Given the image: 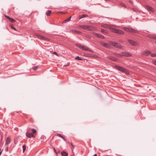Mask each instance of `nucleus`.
Returning <instances> with one entry per match:
<instances>
[{
	"label": "nucleus",
	"instance_id": "nucleus-1",
	"mask_svg": "<svg viewBox=\"0 0 156 156\" xmlns=\"http://www.w3.org/2000/svg\"><path fill=\"white\" fill-rule=\"evenodd\" d=\"M115 67L117 70H119L124 73H125L126 74H129L128 72L127 71V70L126 69L122 67L115 65Z\"/></svg>",
	"mask_w": 156,
	"mask_h": 156
},
{
	"label": "nucleus",
	"instance_id": "nucleus-2",
	"mask_svg": "<svg viewBox=\"0 0 156 156\" xmlns=\"http://www.w3.org/2000/svg\"><path fill=\"white\" fill-rule=\"evenodd\" d=\"M119 57H121L122 56H125L126 57H131L132 55L129 53L126 52H122L119 54H115Z\"/></svg>",
	"mask_w": 156,
	"mask_h": 156
},
{
	"label": "nucleus",
	"instance_id": "nucleus-3",
	"mask_svg": "<svg viewBox=\"0 0 156 156\" xmlns=\"http://www.w3.org/2000/svg\"><path fill=\"white\" fill-rule=\"evenodd\" d=\"M123 29L126 31L132 33H137L138 32L137 30L132 28L124 27Z\"/></svg>",
	"mask_w": 156,
	"mask_h": 156
},
{
	"label": "nucleus",
	"instance_id": "nucleus-4",
	"mask_svg": "<svg viewBox=\"0 0 156 156\" xmlns=\"http://www.w3.org/2000/svg\"><path fill=\"white\" fill-rule=\"evenodd\" d=\"M80 27L81 28L87 30H93L94 29V27H93L84 25H80Z\"/></svg>",
	"mask_w": 156,
	"mask_h": 156
},
{
	"label": "nucleus",
	"instance_id": "nucleus-5",
	"mask_svg": "<svg viewBox=\"0 0 156 156\" xmlns=\"http://www.w3.org/2000/svg\"><path fill=\"white\" fill-rule=\"evenodd\" d=\"M76 46L79 47L82 50L86 51H89V48L86 46L82 45L79 43L76 44Z\"/></svg>",
	"mask_w": 156,
	"mask_h": 156
},
{
	"label": "nucleus",
	"instance_id": "nucleus-6",
	"mask_svg": "<svg viewBox=\"0 0 156 156\" xmlns=\"http://www.w3.org/2000/svg\"><path fill=\"white\" fill-rule=\"evenodd\" d=\"M111 31L114 33H116L119 34H123V32L121 30H117L114 28H111Z\"/></svg>",
	"mask_w": 156,
	"mask_h": 156
},
{
	"label": "nucleus",
	"instance_id": "nucleus-7",
	"mask_svg": "<svg viewBox=\"0 0 156 156\" xmlns=\"http://www.w3.org/2000/svg\"><path fill=\"white\" fill-rule=\"evenodd\" d=\"M31 129L30 128H28L27 129V131L26 133V136L29 138H31L32 137H34V136L33 134L31 133H30L29 132L30 131V129Z\"/></svg>",
	"mask_w": 156,
	"mask_h": 156
},
{
	"label": "nucleus",
	"instance_id": "nucleus-8",
	"mask_svg": "<svg viewBox=\"0 0 156 156\" xmlns=\"http://www.w3.org/2000/svg\"><path fill=\"white\" fill-rule=\"evenodd\" d=\"M111 43L113 46L116 48H122V46L119 43L114 41H111Z\"/></svg>",
	"mask_w": 156,
	"mask_h": 156
},
{
	"label": "nucleus",
	"instance_id": "nucleus-9",
	"mask_svg": "<svg viewBox=\"0 0 156 156\" xmlns=\"http://www.w3.org/2000/svg\"><path fill=\"white\" fill-rule=\"evenodd\" d=\"M141 54L147 56L151 54V52L147 50H145L142 51Z\"/></svg>",
	"mask_w": 156,
	"mask_h": 156
},
{
	"label": "nucleus",
	"instance_id": "nucleus-10",
	"mask_svg": "<svg viewBox=\"0 0 156 156\" xmlns=\"http://www.w3.org/2000/svg\"><path fill=\"white\" fill-rule=\"evenodd\" d=\"M37 37L39 38L42 40L46 41H50V39L49 38H48L46 37H44L43 36L41 35H37Z\"/></svg>",
	"mask_w": 156,
	"mask_h": 156
},
{
	"label": "nucleus",
	"instance_id": "nucleus-11",
	"mask_svg": "<svg viewBox=\"0 0 156 156\" xmlns=\"http://www.w3.org/2000/svg\"><path fill=\"white\" fill-rule=\"evenodd\" d=\"M129 42L132 45L134 46H137L138 45V43L131 40L129 39L128 40Z\"/></svg>",
	"mask_w": 156,
	"mask_h": 156
},
{
	"label": "nucleus",
	"instance_id": "nucleus-12",
	"mask_svg": "<svg viewBox=\"0 0 156 156\" xmlns=\"http://www.w3.org/2000/svg\"><path fill=\"white\" fill-rule=\"evenodd\" d=\"M100 44L102 46L105 47L110 48V47L108 44L105 43L103 42H101L100 43Z\"/></svg>",
	"mask_w": 156,
	"mask_h": 156
},
{
	"label": "nucleus",
	"instance_id": "nucleus-13",
	"mask_svg": "<svg viewBox=\"0 0 156 156\" xmlns=\"http://www.w3.org/2000/svg\"><path fill=\"white\" fill-rule=\"evenodd\" d=\"M11 141L10 137L9 136L8 137L6 140L5 145H6L9 144L10 143Z\"/></svg>",
	"mask_w": 156,
	"mask_h": 156
},
{
	"label": "nucleus",
	"instance_id": "nucleus-14",
	"mask_svg": "<svg viewBox=\"0 0 156 156\" xmlns=\"http://www.w3.org/2000/svg\"><path fill=\"white\" fill-rule=\"evenodd\" d=\"M145 8L148 10H149L152 12L154 11L153 8L148 5H146Z\"/></svg>",
	"mask_w": 156,
	"mask_h": 156
},
{
	"label": "nucleus",
	"instance_id": "nucleus-15",
	"mask_svg": "<svg viewBox=\"0 0 156 156\" xmlns=\"http://www.w3.org/2000/svg\"><path fill=\"white\" fill-rule=\"evenodd\" d=\"M94 34L95 36H97L98 37L102 39L105 38V37L101 34H98L96 33H94Z\"/></svg>",
	"mask_w": 156,
	"mask_h": 156
},
{
	"label": "nucleus",
	"instance_id": "nucleus-16",
	"mask_svg": "<svg viewBox=\"0 0 156 156\" xmlns=\"http://www.w3.org/2000/svg\"><path fill=\"white\" fill-rule=\"evenodd\" d=\"M108 58L109 59L114 61H116L117 60V59L114 57L110 56L108 57Z\"/></svg>",
	"mask_w": 156,
	"mask_h": 156
},
{
	"label": "nucleus",
	"instance_id": "nucleus-17",
	"mask_svg": "<svg viewBox=\"0 0 156 156\" xmlns=\"http://www.w3.org/2000/svg\"><path fill=\"white\" fill-rule=\"evenodd\" d=\"M61 154L63 156H68V154L65 151H63L61 153Z\"/></svg>",
	"mask_w": 156,
	"mask_h": 156
},
{
	"label": "nucleus",
	"instance_id": "nucleus-18",
	"mask_svg": "<svg viewBox=\"0 0 156 156\" xmlns=\"http://www.w3.org/2000/svg\"><path fill=\"white\" fill-rule=\"evenodd\" d=\"M51 12V11L50 10H48L46 12V14L47 16H49L50 15Z\"/></svg>",
	"mask_w": 156,
	"mask_h": 156
},
{
	"label": "nucleus",
	"instance_id": "nucleus-19",
	"mask_svg": "<svg viewBox=\"0 0 156 156\" xmlns=\"http://www.w3.org/2000/svg\"><path fill=\"white\" fill-rule=\"evenodd\" d=\"M102 27L105 28H109V26L107 24H104L102 25Z\"/></svg>",
	"mask_w": 156,
	"mask_h": 156
},
{
	"label": "nucleus",
	"instance_id": "nucleus-20",
	"mask_svg": "<svg viewBox=\"0 0 156 156\" xmlns=\"http://www.w3.org/2000/svg\"><path fill=\"white\" fill-rule=\"evenodd\" d=\"M71 18V16L69 17L68 18L63 21L62 23H66V22H69Z\"/></svg>",
	"mask_w": 156,
	"mask_h": 156
},
{
	"label": "nucleus",
	"instance_id": "nucleus-21",
	"mask_svg": "<svg viewBox=\"0 0 156 156\" xmlns=\"http://www.w3.org/2000/svg\"><path fill=\"white\" fill-rule=\"evenodd\" d=\"M57 136H59L61 138H62L64 140V141H66V139H65V137L63 136H62L61 134H58L57 135Z\"/></svg>",
	"mask_w": 156,
	"mask_h": 156
},
{
	"label": "nucleus",
	"instance_id": "nucleus-22",
	"mask_svg": "<svg viewBox=\"0 0 156 156\" xmlns=\"http://www.w3.org/2000/svg\"><path fill=\"white\" fill-rule=\"evenodd\" d=\"M88 16L87 15L83 14L81 16H80L79 19H82V18H84V17H88Z\"/></svg>",
	"mask_w": 156,
	"mask_h": 156
},
{
	"label": "nucleus",
	"instance_id": "nucleus-23",
	"mask_svg": "<svg viewBox=\"0 0 156 156\" xmlns=\"http://www.w3.org/2000/svg\"><path fill=\"white\" fill-rule=\"evenodd\" d=\"M73 32L75 34H80L81 32L80 31H77L76 30H73Z\"/></svg>",
	"mask_w": 156,
	"mask_h": 156
},
{
	"label": "nucleus",
	"instance_id": "nucleus-24",
	"mask_svg": "<svg viewBox=\"0 0 156 156\" xmlns=\"http://www.w3.org/2000/svg\"><path fill=\"white\" fill-rule=\"evenodd\" d=\"M120 5H121L124 7L126 8V6L123 2H120Z\"/></svg>",
	"mask_w": 156,
	"mask_h": 156
},
{
	"label": "nucleus",
	"instance_id": "nucleus-25",
	"mask_svg": "<svg viewBox=\"0 0 156 156\" xmlns=\"http://www.w3.org/2000/svg\"><path fill=\"white\" fill-rule=\"evenodd\" d=\"M76 59L79 60H83V59H82L79 56H77L75 58Z\"/></svg>",
	"mask_w": 156,
	"mask_h": 156
},
{
	"label": "nucleus",
	"instance_id": "nucleus-26",
	"mask_svg": "<svg viewBox=\"0 0 156 156\" xmlns=\"http://www.w3.org/2000/svg\"><path fill=\"white\" fill-rule=\"evenodd\" d=\"M32 132V133H37V131L36 130L34 129H31Z\"/></svg>",
	"mask_w": 156,
	"mask_h": 156
},
{
	"label": "nucleus",
	"instance_id": "nucleus-27",
	"mask_svg": "<svg viewBox=\"0 0 156 156\" xmlns=\"http://www.w3.org/2000/svg\"><path fill=\"white\" fill-rule=\"evenodd\" d=\"M22 147L23 148V153H24L25 152V151L26 149V146L25 145H23V146Z\"/></svg>",
	"mask_w": 156,
	"mask_h": 156
},
{
	"label": "nucleus",
	"instance_id": "nucleus-28",
	"mask_svg": "<svg viewBox=\"0 0 156 156\" xmlns=\"http://www.w3.org/2000/svg\"><path fill=\"white\" fill-rule=\"evenodd\" d=\"M151 56L152 57H156V54L154 53L151 54Z\"/></svg>",
	"mask_w": 156,
	"mask_h": 156
},
{
	"label": "nucleus",
	"instance_id": "nucleus-29",
	"mask_svg": "<svg viewBox=\"0 0 156 156\" xmlns=\"http://www.w3.org/2000/svg\"><path fill=\"white\" fill-rule=\"evenodd\" d=\"M32 68L34 70H36L38 68V66H37L35 67H33Z\"/></svg>",
	"mask_w": 156,
	"mask_h": 156
},
{
	"label": "nucleus",
	"instance_id": "nucleus-30",
	"mask_svg": "<svg viewBox=\"0 0 156 156\" xmlns=\"http://www.w3.org/2000/svg\"><path fill=\"white\" fill-rule=\"evenodd\" d=\"M10 20L11 22L12 23H14L15 22V20L12 18H11V19H10Z\"/></svg>",
	"mask_w": 156,
	"mask_h": 156
},
{
	"label": "nucleus",
	"instance_id": "nucleus-31",
	"mask_svg": "<svg viewBox=\"0 0 156 156\" xmlns=\"http://www.w3.org/2000/svg\"><path fill=\"white\" fill-rule=\"evenodd\" d=\"M5 16L6 18H7L9 20L10 19H11V18H10L9 16L6 15H5Z\"/></svg>",
	"mask_w": 156,
	"mask_h": 156
},
{
	"label": "nucleus",
	"instance_id": "nucleus-32",
	"mask_svg": "<svg viewBox=\"0 0 156 156\" xmlns=\"http://www.w3.org/2000/svg\"><path fill=\"white\" fill-rule=\"evenodd\" d=\"M101 32H105L107 33V31L106 30L103 29H102L101 30Z\"/></svg>",
	"mask_w": 156,
	"mask_h": 156
},
{
	"label": "nucleus",
	"instance_id": "nucleus-33",
	"mask_svg": "<svg viewBox=\"0 0 156 156\" xmlns=\"http://www.w3.org/2000/svg\"><path fill=\"white\" fill-rule=\"evenodd\" d=\"M72 147L73 148V149H74L75 147L71 143L70 144Z\"/></svg>",
	"mask_w": 156,
	"mask_h": 156
},
{
	"label": "nucleus",
	"instance_id": "nucleus-34",
	"mask_svg": "<svg viewBox=\"0 0 156 156\" xmlns=\"http://www.w3.org/2000/svg\"><path fill=\"white\" fill-rule=\"evenodd\" d=\"M6 151H8V147L6 146Z\"/></svg>",
	"mask_w": 156,
	"mask_h": 156
},
{
	"label": "nucleus",
	"instance_id": "nucleus-35",
	"mask_svg": "<svg viewBox=\"0 0 156 156\" xmlns=\"http://www.w3.org/2000/svg\"><path fill=\"white\" fill-rule=\"evenodd\" d=\"M69 63H67V64L66 65H64L63 66L64 67H65V66H69Z\"/></svg>",
	"mask_w": 156,
	"mask_h": 156
},
{
	"label": "nucleus",
	"instance_id": "nucleus-36",
	"mask_svg": "<svg viewBox=\"0 0 156 156\" xmlns=\"http://www.w3.org/2000/svg\"><path fill=\"white\" fill-rule=\"evenodd\" d=\"M153 63L156 65V61H153Z\"/></svg>",
	"mask_w": 156,
	"mask_h": 156
},
{
	"label": "nucleus",
	"instance_id": "nucleus-37",
	"mask_svg": "<svg viewBox=\"0 0 156 156\" xmlns=\"http://www.w3.org/2000/svg\"><path fill=\"white\" fill-rule=\"evenodd\" d=\"M11 28H12V29H14V30H16V28L15 27H13V26H11Z\"/></svg>",
	"mask_w": 156,
	"mask_h": 156
},
{
	"label": "nucleus",
	"instance_id": "nucleus-38",
	"mask_svg": "<svg viewBox=\"0 0 156 156\" xmlns=\"http://www.w3.org/2000/svg\"><path fill=\"white\" fill-rule=\"evenodd\" d=\"M128 1L129 2L131 3H133V1H132V0H129Z\"/></svg>",
	"mask_w": 156,
	"mask_h": 156
},
{
	"label": "nucleus",
	"instance_id": "nucleus-39",
	"mask_svg": "<svg viewBox=\"0 0 156 156\" xmlns=\"http://www.w3.org/2000/svg\"><path fill=\"white\" fill-rule=\"evenodd\" d=\"M54 54H55V55H57V53L56 52H55V51L54 52Z\"/></svg>",
	"mask_w": 156,
	"mask_h": 156
},
{
	"label": "nucleus",
	"instance_id": "nucleus-40",
	"mask_svg": "<svg viewBox=\"0 0 156 156\" xmlns=\"http://www.w3.org/2000/svg\"><path fill=\"white\" fill-rule=\"evenodd\" d=\"M54 151H55V152L56 153H57V152L56 151V149H55V148H54Z\"/></svg>",
	"mask_w": 156,
	"mask_h": 156
},
{
	"label": "nucleus",
	"instance_id": "nucleus-41",
	"mask_svg": "<svg viewBox=\"0 0 156 156\" xmlns=\"http://www.w3.org/2000/svg\"><path fill=\"white\" fill-rule=\"evenodd\" d=\"M2 151H1V150H0V156L1 155L2 153Z\"/></svg>",
	"mask_w": 156,
	"mask_h": 156
},
{
	"label": "nucleus",
	"instance_id": "nucleus-42",
	"mask_svg": "<svg viewBox=\"0 0 156 156\" xmlns=\"http://www.w3.org/2000/svg\"><path fill=\"white\" fill-rule=\"evenodd\" d=\"M153 39H154V40H155L156 41V37H154L153 38Z\"/></svg>",
	"mask_w": 156,
	"mask_h": 156
},
{
	"label": "nucleus",
	"instance_id": "nucleus-43",
	"mask_svg": "<svg viewBox=\"0 0 156 156\" xmlns=\"http://www.w3.org/2000/svg\"><path fill=\"white\" fill-rule=\"evenodd\" d=\"M97 155L96 154H95L93 156H97Z\"/></svg>",
	"mask_w": 156,
	"mask_h": 156
},
{
	"label": "nucleus",
	"instance_id": "nucleus-44",
	"mask_svg": "<svg viewBox=\"0 0 156 156\" xmlns=\"http://www.w3.org/2000/svg\"><path fill=\"white\" fill-rule=\"evenodd\" d=\"M60 152V151H58L57 152V153H59Z\"/></svg>",
	"mask_w": 156,
	"mask_h": 156
},
{
	"label": "nucleus",
	"instance_id": "nucleus-45",
	"mask_svg": "<svg viewBox=\"0 0 156 156\" xmlns=\"http://www.w3.org/2000/svg\"><path fill=\"white\" fill-rule=\"evenodd\" d=\"M105 0V1H109V0Z\"/></svg>",
	"mask_w": 156,
	"mask_h": 156
}]
</instances>
